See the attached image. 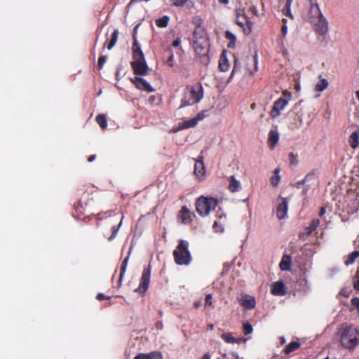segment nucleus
Segmentation results:
<instances>
[{"label":"nucleus","mask_w":359,"mask_h":359,"mask_svg":"<svg viewBox=\"0 0 359 359\" xmlns=\"http://www.w3.org/2000/svg\"><path fill=\"white\" fill-rule=\"evenodd\" d=\"M133 59L130 62L133 72L136 75L144 76L148 74L149 67L146 62L143 52L136 38L133 36Z\"/></svg>","instance_id":"1"},{"label":"nucleus","mask_w":359,"mask_h":359,"mask_svg":"<svg viewBox=\"0 0 359 359\" xmlns=\"http://www.w3.org/2000/svg\"><path fill=\"white\" fill-rule=\"evenodd\" d=\"M307 20L313 25V29L320 35H325L328 31V22L323 16L318 5L310 6Z\"/></svg>","instance_id":"2"},{"label":"nucleus","mask_w":359,"mask_h":359,"mask_svg":"<svg viewBox=\"0 0 359 359\" xmlns=\"http://www.w3.org/2000/svg\"><path fill=\"white\" fill-rule=\"evenodd\" d=\"M193 46L196 53L208 60L207 57L210 49L208 37L203 29L198 27L194 29Z\"/></svg>","instance_id":"3"},{"label":"nucleus","mask_w":359,"mask_h":359,"mask_svg":"<svg viewBox=\"0 0 359 359\" xmlns=\"http://www.w3.org/2000/svg\"><path fill=\"white\" fill-rule=\"evenodd\" d=\"M203 97V88L201 83L197 82L187 86L181 100L180 108L198 103Z\"/></svg>","instance_id":"4"},{"label":"nucleus","mask_w":359,"mask_h":359,"mask_svg":"<svg viewBox=\"0 0 359 359\" xmlns=\"http://www.w3.org/2000/svg\"><path fill=\"white\" fill-rule=\"evenodd\" d=\"M340 341L341 346L347 349H354L359 344V332L353 325H343Z\"/></svg>","instance_id":"5"},{"label":"nucleus","mask_w":359,"mask_h":359,"mask_svg":"<svg viewBox=\"0 0 359 359\" xmlns=\"http://www.w3.org/2000/svg\"><path fill=\"white\" fill-rule=\"evenodd\" d=\"M172 255L175 263L178 265H189L192 259L188 242L182 239L179 241Z\"/></svg>","instance_id":"6"},{"label":"nucleus","mask_w":359,"mask_h":359,"mask_svg":"<svg viewBox=\"0 0 359 359\" xmlns=\"http://www.w3.org/2000/svg\"><path fill=\"white\" fill-rule=\"evenodd\" d=\"M196 210L201 217L208 216L218 205V200L212 197L200 196L196 201Z\"/></svg>","instance_id":"7"},{"label":"nucleus","mask_w":359,"mask_h":359,"mask_svg":"<svg viewBox=\"0 0 359 359\" xmlns=\"http://www.w3.org/2000/svg\"><path fill=\"white\" fill-rule=\"evenodd\" d=\"M236 24L241 27L245 34L251 33L253 26V22L250 20L249 17L246 15L245 8H237L236 10Z\"/></svg>","instance_id":"8"},{"label":"nucleus","mask_w":359,"mask_h":359,"mask_svg":"<svg viewBox=\"0 0 359 359\" xmlns=\"http://www.w3.org/2000/svg\"><path fill=\"white\" fill-rule=\"evenodd\" d=\"M291 97V93L287 90H284L281 97L274 102L270 112L271 116L272 118L278 117L280 114V111L284 109L285 107L287 104Z\"/></svg>","instance_id":"9"},{"label":"nucleus","mask_w":359,"mask_h":359,"mask_svg":"<svg viewBox=\"0 0 359 359\" xmlns=\"http://www.w3.org/2000/svg\"><path fill=\"white\" fill-rule=\"evenodd\" d=\"M151 278V266L148 265L144 268L142 277L140 278V283L137 288L135 290V292H138L141 294H144L149 288Z\"/></svg>","instance_id":"10"},{"label":"nucleus","mask_w":359,"mask_h":359,"mask_svg":"<svg viewBox=\"0 0 359 359\" xmlns=\"http://www.w3.org/2000/svg\"><path fill=\"white\" fill-rule=\"evenodd\" d=\"M90 193L86 191L84 192L82 194L80 200L78 201L77 204L74 205L75 212H74L73 215L74 217H79L83 213L86 207L87 206L89 201L91 199L90 198Z\"/></svg>","instance_id":"11"},{"label":"nucleus","mask_w":359,"mask_h":359,"mask_svg":"<svg viewBox=\"0 0 359 359\" xmlns=\"http://www.w3.org/2000/svg\"><path fill=\"white\" fill-rule=\"evenodd\" d=\"M194 217V213L191 212L186 205H184L178 212L177 218V221L183 224H191Z\"/></svg>","instance_id":"12"},{"label":"nucleus","mask_w":359,"mask_h":359,"mask_svg":"<svg viewBox=\"0 0 359 359\" xmlns=\"http://www.w3.org/2000/svg\"><path fill=\"white\" fill-rule=\"evenodd\" d=\"M130 81L137 88L144 90L148 93L154 92V88L143 78L135 76L130 79Z\"/></svg>","instance_id":"13"},{"label":"nucleus","mask_w":359,"mask_h":359,"mask_svg":"<svg viewBox=\"0 0 359 359\" xmlns=\"http://www.w3.org/2000/svg\"><path fill=\"white\" fill-rule=\"evenodd\" d=\"M217 218L218 220L214 222L212 228L215 232H222L224 226L226 224V216L223 212L217 211Z\"/></svg>","instance_id":"14"},{"label":"nucleus","mask_w":359,"mask_h":359,"mask_svg":"<svg viewBox=\"0 0 359 359\" xmlns=\"http://www.w3.org/2000/svg\"><path fill=\"white\" fill-rule=\"evenodd\" d=\"M240 304L246 309H252L256 306L255 298L249 294H244L239 300Z\"/></svg>","instance_id":"15"},{"label":"nucleus","mask_w":359,"mask_h":359,"mask_svg":"<svg viewBox=\"0 0 359 359\" xmlns=\"http://www.w3.org/2000/svg\"><path fill=\"white\" fill-rule=\"evenodd\" d=\"M287 201L286 198H282L281 203H280L277 207L276 214L279 219H284L287 214Z\"/></svg>","instance_id":"16"},{"label":"nucleus","mask_w":359,"mask_h":359,"mask_svg":"<svg viewBox=\"0 0 359 359\" xmlns=\"http://www.w3.org/2000/svg\"><path fill=\"white\" fill-rule=\"evenodd\" d=\"M271 292L273 295L281 296L286 293L285 284L282 281L274 283L271 285Z\"/></svg>","instance_id":"17"},{"label":"nucleus","mask_w":359,"mask_h":359,"mask_svg":"<svg viewBox=\"0 0 359 359\" xmlns=\"http://www.w3.org/2000/svg\"><path fill=\"white\" fill-rule=\"evenodd\" d=\"M133 359H163L160 351H154L149 353H138Z\"/></svg>","instance_id":"18"},{"label":"nucleus","mask_w":359,"mask_h":359,"mask_svg":"<svg viewBox=\"0 0 359 359\" xmlns=\"http://www.w3.org/2000/svg\"><path fill=\"white\" fill-rule=\"evenodd\" d=\"M279 140V133L277 130H271L268 135V145L270 149H273Z\"/></svg>","instance_id":"19"},{"label":"nucleus","mask_w":359,"mask_h":359,"mask_svg":"<svg viewBox=\"0 0 359 359\" xmlns=\"http://www.w3.org/2000/svg\"><path fill=\"white\" fill-rule=\"evenodd\" d=\"M292 258L290 255H283L279 266L282 271H290L291 270Z\"/></svg>","instance_id":"20"},{"label":"nucleus","mask_w":359,"mask_h":359,"mask_svg":"<svg viewBox=\"0 0 359 359\" xmlns=\"http://www.w3.org/2000/svg\"><path fill=\"white\" fill-rule=\"evenodd\" d=\"M123 217H124L122 216L121 219L117 224H113L112 219H109V222L110 224H111V233L109 237H107L108 241H111L112 240H114L116 238L117 233H118L121 226L122 225V221L123 219Z\"/></svg>","instance_id":"21"},{"label":"nucleus","mask_w":359,"mask_h":359,"mask_svg":"<svg viewBox=\"0 0 359 359\" xmlns=\"http://www.w3.org/2000/svg\"><path fill=\"white\" fill-rule=\"evenodd\" d=\"M318 225H319L318 219L313 220L311 222V223L310 224V225L305 229L304 232L300 233L299 236L300 238H304V235L309 236L313 231H315L316 229V228L318 227Z\"/></svg>","instance_id":"22"},{"label":"nucleus","mask_w":359,"mask_h":359,"mask_svg":"<svg viewBox=\"0 0 359 359\" xmlns=\"http://www.w3.org/2000/svg\"><path fill=\"white\" fill-rule=\"evenodd\" d=\"M241 188L239 181H238L234 175L231 176L229 184V189L231 192L238 191Z\"/></svg>","instance_id":"23"},{"label":"nucleus","mask_w":359,"mask_h":359,"mask_svg":"<svg viewBox=\"0 0 359 359\" xmlns=\"http://www.w3.org/2000/svg\"><path fill=\"white\" fill-rule=\"evenodd\" d=\"M348 142L353 149H356L359 146V132L354 131L349 137Z\"/></svg>","instance_id":"24"},{"label":"nucleus","mask_w":359,"mask_h":359,"mask_svg":"<svg viewBox=\"0 0 359 359\" xmlns=\"http://www.w3.org/2000/svg\"><path fill=\"white\" fill-rule=\"evenodd\" d=\"M194 173L197 177H202L205 173L203 161H196L194 165Z\"/></svg>","instance_id":"25"},{"label":"nucleus","mask_w":359,"mask_h":359,"mask_svg":"<svg viewBox=\"0 0 359 359\" xmlns=\"http://www.w3.org/2000/svg\"><path fill=\"white\" fill-rule=\"evenodd\" d=\"M300 346L301 344L299 342L292 341L285 347L283 352L285 354L288 355L290 353L297 351L300 347Z\"/></svg>","instance_id":"26"},{"label":"nucleus","mask_w":359,"mask_h":359,"mask_svg":"<svg viewBox=\"0 0 359 359\" xmlns=\"http://www.w3.org/2000/svg\"><path fill=\"white\" fill-rule=\"evenodd\" d=\"M358 257H359V251L355 250L352 252L348 255L346 259L344 261V264L347 266L352 265Z\"/></svg>","instance_id":"27"},{"label":"nucleus","mask_w":359,"mask_h":359,"mask_svg":"<svg viewBox=\"0 0 359 359\" xmlns=\"http://www.w3.org/2000/svg\"><path fill=\"white\" fill-rule=\"evenodd\" d=\"M128 259H129V257L128 256L127 257H126L124 259V260L121 263V269H120V276H119V279H118V285H119V286L121 285V282H122L123 278V276L125 275V273H126V268H127V266H128Z\"/></svg>","instance_id":"28"},{"label":"nucleus","mask_w":359,"mask_h":359,"mask_svg":"<svg viewBox=\"0 0 359 359\" xmlns=\"http://www.w3.org/2000/svg\"><path fill=\"white\" fill-rule=\"evenodd\" d=\"M118 34L119 32L117 29L114 30L113 33L111 34V39L107 44V48L109 50L112 49V48L116 43L118 37Z\"/></svg>","instance_id":"29"},{"label":"nucleus","mask_w":359,"mask_h":359,"mask_svg":"<svg viewBox=\"0 0 359 359\" xmlns=\"http://www.w3.org/2000/svg\"><path fill=\"white\" fill-rule=\"evenodd\" d=\"M219 68L222 72H226L229 68V64L228 60L224 56V54L221 56L219 61Z\"/></svg>","instance_id":"30"},{"label":"nucleus","mask_w":359,"mask_h":359,"mask_svg":"<svg viewBox=\"0 0 359 359\" xmlns=\"http://www.w3.org/2000/svg\"><path fill=\"white\" fill-rule=\"evenodd\" d=\"M169 21L170 18L168 15H163L162 18L156 20V25L158 27H166Z\"/></svg>","instance_id":"31"},{"label":"nucleus","mask_w":359,"mask_h":359,"mask_svg":"<svg viewBox=\"0 0 359 359\" xmlns=\"http://www.w3.org/2000/svg\"><path fill=\"white\" fill-rule=\"evenodd\" d=\"M96 121L102 129H105L107 126V116L104 114H98L96 116Z\"/></svg>","instance_id":"32"},{"label":"nucleus","mask_w":359,"mask_h":359,"mask_svg":"<svg viewBox=\"0 0 359 359\" xmlns=\"http://www.w3.org/2000/svg\"><path fill=\"white\" fill-rule=\"evenodd\" d=\"M328 86V81L325 79H321L316 85L315 90L318 92H322Z\"/></svg>","instance_id":"33"},{"label":"nucleus","mask_w":359,"mask_h":359,"mask_svg":"<svg viewBox=\"0 0 359 359\" xmlns=\"http://www.w3.org/2000/svg\"><path fill=\"white\" fill-rule=\"evenodd\" d=\"M280 171V169L279 168H277L274 170V175L271 177V184L273 187H277L280 182V177L279 175V172Z\"/></svg>","instance_id":"34"},{"label":"nucleus","mask_w":359,"mask_h":359,"mask_svg":"<svg viewBox=\"0 0 359 359\" xmlns=\"http://www.w3.org/2000/svg\"><path fill=\"white\" fill-rule=\"evenodd\" d=\"M221 338L228 344H235L236 338L232 336L231 333L226 332L221 335Z\"/></svg>","instance_id":"35"},{"label":"nucleus","mask_w":359,"mask_h":359,"mask_svg":"<svg viewBox=\"0 0 359 359\" xmlns=\"http://www.w3.org/2000/svg\"><path fill=\"white\" fill-rule=\"evenodd\" d=\"M225 36H226V39L230 40V42L228 44V47L229 48L234 47L235 46L236 40V38L235 35L233 34H232L231 32L226 31L225 32Z\"/></svg>","instance_id":"36"},{"label":"nucleus","mask_w":359,"mask_h":359,"mask_svg":"<svg viewBox=\"0 0 359 359\" xmlns=\"http://www.w3.org/2000/svg\"><path fill=\"white\" fill-rule=\"evenodd\" d=\"M197 123H198L196 121V119H195V118H191L189 120L184 121L182 123V128H184V129L192 128V127H194L195 126H196Z\"/></svg>","instance_id":"37"},{"label":"nucleus","mask_w":359,"mask_h":359,"mask_svg":"<svg viewBox=\"0 0 359 359\" xmlns=\"http://www.w3.org/2000/svg\"><path fill=\"white\" fill-rule=\"evenodd\" d=\"M290 4H291V1H287L286 4L285 5V6L283 7V8L282 10V12L285 15L292 18V15L291 11H290Z\"/></svg>","instance_id":"38"},{"label":"nucleus","mask_w":359,"mask_h":359,"mask_svg":"<svg viewBox=\"0 0 359 359\" xmlns=\"http://www.w3.org/2000/svg\"><path fill=\"white\" fill-rule=\"evenodd\" d=\"M243 330L244 334L245 335H248L252 332L253 328L250 323H245L243 325Z\"/></svg>","instance_id":"39"},{"label":"nucleus","mask_w":359,"mask_h":359,"mask_svg":"<svg viewBox=\"0 0 359 359\" xmlns=\"http://www.w3.org/2000/svg\"><path fill=\"white\" fill-rule=\"evenodd\" d=\"M107 60V55H101L99 57L98 61H97V69L99 70H100L103 67V65L106 62Z\"/></svg>","instance_id":"40"},{"label":"nucleus","mask_w":359,"mask_h":359,"mask_svg":"<svg viewBox=\"0 0 359 359\" xmlns=\"http://www.w3.org/2000/svg\"><path fill=\"white\" fill-rule=\"evenodd\" d=\"M172 4L177 7L184 6L188 1V0H170Z\"/></svg>","instance_id":"41"},{"label":"nucleus","mask_w":359,"mask_h":359,"mask_svg":"<svg viewBox=\"0 0 359 359\" xmlns=\"http://www.w3.org/2000/svg\"><path fill=\"white\" fill-rule=\"evenodd\" d=\"M240 65H241V62H240L238 58H235L234 59V65H233V70L231 72V76H232L238 70L240 69V67H241Z\"/></svg>","instance_id":"42"},{"label":"nucleus","mask_w":359,"mask_h":359,"mask_svg":"<svg viewBox=\"0 0 359 359\" xmlns=\"http://www.w3.org/2000/svg\"><path fill=\"white\" fill-rule=\"evenodd\" d=\"M289 160L290 165H297L298 163V160L297 158L296 155L294 154L293 152H290L289 154Z\"/></svg>","instance_id":"43"},{"label":"nucleus","mask_w":359,"mask_h":359,"mask_svg":"<svg viewBox=\"0 0 359 359\" xmlns=\"http://www.w3.org/2000/svg\"><path fill=\"white\" fill-rule=\"evenodd\" d=\"M148 100L151 104H158L160 102V97L156 95H151Z\"/></svg>","instance_id":"44"},{"label":"nucleus","mask_w":359,"mask_h":359,"mask_svg":"<svg viewBox=\"0 0 359 359\" xmlns=\"http://www.w3.org/2000/svg\"><path fill=\"white\" fill-rule=\"evenodd\" d=\"M353 287L359 292V273L356 274L353 278Z\"/></svg>","instance_id":"45"},{"label":"nucleus","mask_w":359,"mask_h":359,"mask_svg":"<svg viewBox=\"0 0 359 359\" xmlns=\"http://www.w3.org/2000/svg\"><path fill=\"white\" fill-rule=\"evenodd\" d=\"M111 297L109 296H106L103 293H98L96 296V299L98 301H102L104 299H109Z\"/></svg>","instance_id":"46"},{"label":"nucleus","mask_w":359,"mask_h":359,"mask_svg":"<svg viewBox=\"0 0 359 359\" xmlns=\"http://www.w3.org/2000/svg\"><path fill=\"white\" fill-rule=\"evenodd\" d=\"M212 294H208L205 297V305L207 306V305H209V306H211L212 304Z\"/></svg>","instance_id":"47"},{"label":"nucleus","mask_w":359,"mask_h":359,"mask_svg":"<svg viewBox=\"0 0 359 359\" xmlns=\"http://www.w3.org/2000/svg\"><path fill=\"white\" fill-rule=\"evenodd\" d=\"M173 60H174V56L172 54H171L168 58L167 59V61H166V63L167 65L170 67H172L174 64H173Z\"/></svg>","instance_id":"48"},{"label":"nucleus","mask_w":359,"mask_h":359,"mask_svg":"<svg viewBox=\"0 0 359 359\" xmlns=\"http://www.w3.org/2000/svg\"><path fill=\"white\" fill-rule=\"evenodd\" d=\"M351 302L353 306L359 308V297H353Z\"/></svg>","instance_id":"49"},{"label":"nucleus","mask_w":359,"mask_h":359,"mask_svg":"<svg viewBox=\"0 0 359 359\" xmlns=\"http://www.w3.org/2000/svg\"><path fill=\"white\" fill-rule=\"evenodd\" d=\"M250 11H251V13L255 15V16H258L259 15V12H258V10L257 8V6H252L250 8Z\"/></svg>","instance_id":"50"},{"label":"nucleus","mask_w":359,"mask_h":359,"mask_svg":"<svg viewBox=\"0 0 359 359\" xmlns=\"http://www.w3.org/2000/svg\"><path fill=\"white\" fill-rule=\"evenodd\" d=\"M205 117V115H204V111H201L200 113H198L197 114V116L195 118V119H196V121L197 123L199 121H201Z\"/></svg>","instance_id":"51"},{"label":"nucleus","mask_w":359,"mask_h":359,"mask_svg":"<svg viewBox=\"0 0 359 359\" xmlns=\"http://www.w3.org/2000/svg\"><path fill=\"white\" fill-rule=\"evenodd\" d=\"M180 38H177L175 40L173 41L172 42V46L174 47H177L180 44Z\"/></svg>","instance_id":"52"},{"label":"nucleus","mask_w":359,"mask_h":359,"mask_svg":"<svg viewBox=\"0 0 359 359\" xmlns=\"http://www.w3.org/2000/svg\"><path fill=\"white\" fill-rule=\"evenodd\" d=\"M287 32V27L285 25H283L281 27V33L285 36Z\"/></svg>","instance_id":"53"},{"label":"nucleus","mask_w":359,"mask_h":359,"mask_svg":"<svg viewBox=\"0 0 359 359\" xmlns=\"http://www.w3.org/2000/svg\"><path fill=\"white\" fill-rule=\"evenodd\" d=\"M96 158V155L93 154L88 156V161L93 162Z\"/></svg>","instance_id":"54"},{"label":"nucleus","mask_w":359,"mask_h":359,"mask_svg":"<svg viewBox=\"0 0 359 359\" xmlns=\"http://www.w3.org/2000/svg\"><path fill=\"white\" fill-rule=\"evenodd\" d=\"M210 358H211V355L209 353H206L201 357V359H210Z\"/></svg>","instance_id":"55"},{"label":"nucleus","mask_w":359,"mask_h":359,"mask_svg":"<svg viewBox=\"0 0 359 359\" xmlns=\"http://www.w3.org/2000/svg\"><path fill=\"white\" fill-rule=\"evenodd\" d=\"M236 341H235V344H241V343L245 341V339H244L243 338H236Z\"/></svg>","instance_id":"56"},{"label":"nucleus","mask_w":359,"mask_h":359,"mask_svg":"<svg viewBox=\"0 0 359 359\" xmlns=\"http://www.w3.org/2000/svg\"><path fill=\"white\" fill-rule=\"evenodd\" d=\"M310 3V6L318 5L317 1L318 0H308Z\"/></svg>","instance_id":"57"},{"label":"nucleus","mask_w":359,"mask_h":359,"mask_svg":"<svg viewBox=\"0 0 359 359\" xmlns=\"http://www.w3.org/2000/svg\"><path fill=\"white\" fill-rule=\"evenodd\" d=\"M202 304L201 301L194 302V306L196 308H199Z\"/></svg>","instance_id":"58"},{"label":"nucleus","mask_w":359,"mask_h":359,"mask_svg":"<svg viewBox=\"0 0 359 359\" xmlns=\"http://www.w3.org/2000/svg\"><path fill=\"white\" fill-rule=\"evenodd\" d=\"M325 208H321L320 210V212H319L320 216L323 215L325 214Z\"/></svg>","instance_id":"59"},{"label":"nucleus","mask_w":359,"mask_h":359,"mask_svg":"<svg viewBox=\"0 0 359 359\" xmlns=\"http://www.w3.org/2000/svg\"><path fill=\"white\" fill-rule=\"evenodd\" d=\"M196 23L198 25V27L197 28L200 27V25L201 23V18H198L196 20Z\"/></svg>","instance_id":"60"},{"label":"nucleus","mask_w":359,"mask_h":359,"mask_svg":"<svg viewBox=\"0 0 359 359\" xmlns=\"http://www.w3.org/2000/svg\"><path fill=\"white\" fill-rule=\"evenodd\" d=\"M218 2L219 4H227L229 3V0H218Z\"/></svg>","instance_id":"61"},{"label":"nucleus","mask_w":359,"mask_h":359,"mask_svg":"<svg viewBox=\"0 0 359 359\" xmlns=\"http://www.w3.org/2000/svg\"><path fill=\"white\" fill-rule=\"evenodd\" d=\"M233 356L234 357V358H235V359H243V358H241V357L238 355V353H233Z\"/></svg>","instance_id":"62"},{"label":"nucleus","mask_w":359,"mask_h":359,"mask_svg":"<svg viewBox=\"0 0 359 359\" xmlns=\"http://www.w3.org/2000/svg\"><path fill=\"white\" fill-rule=\"evenodd\" d=\"M309 175H307L306 176V177L304 178V180H303L302 181H299V182H298V184H304V182H305L308 178H309Z\"/></svg>","instance_id":"63"},{"label":"nucleus","mask_w":359,"mask_h":359,"mask_svg":"<svg viewBox=\"0 0 359 359\" xmlns=\"http://www.w3.org/2000/svg\"><path fill=\"white\" fill-rule=\"evenodd\" d=\"M340 294L344 295V296H346L347 297L348 296V294L346 293V291L345 290H342L341 292H340Z\"/></svg>","instance_id":"64"}]
</instances>
